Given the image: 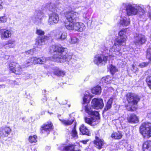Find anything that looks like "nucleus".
I'll return each mask as SVG.
<instances>
[{"mask_svg":"<svg viewBox=\"0 0 151 151\" xmlns=\"http://www.w3.org/2000/svg\"><path fill=\"white\" fill-rule=\"evenodd\" d=\"M11 131V129L8 127L0 129V138L7 137Z\"/></svg>","mask_w":151,"mask_h":151,"instance_id":"nucleus-17","label":"nucleus"},{"mask_svg":"<svg viewBox=\"0 0 151 151\" xmlns=\"http://www.w3.org/2000/svg\"><path fill=\"white\" fill-rule=\"evenodd\" d=\"M80 14L74 11L67 12L65 14V17L68 23H70L71 22H74L75 21L78 20L79 19Z\"/></svg>","mask_w":151,"mask_h":151,"instance_id":"nucleus-9","label":"nucleus"},{"mask_svg":"<svg viewBox=\"0 0 151 151\" xmlns=\"http://www.w3.org/2000/svg\"><path fill=\"white\" fill-rule=\"evenodd\" d=\"M112 101L113 99L112 98H110L109 100L106 105L105 108H104V111H107L111 108Z\"/></svg>","mask_w":151,"mask_h":151,"instance_id":"nucleus-36","label":"nucleus"},{"mask_svg":"<svg viewBox=\"0 0 151 151\" xmlns=\"http://www.w3.org/2000/svg\"><path fill=\"white\" fill-rule=\"evenodd\" d=\"M126 98L128 103L131 106L128 110L133 111L136 110V105L140 99L139 97L134 93H129L126 95Z\"/></svg>","mask_w":151,"mask_h":151,"instance_id":"nucleus-4","label":"nucleus"},{"mask_svg":"<svg viewBox=\"0 0 151 151\" xmlns=\"http://www.w3.org/2000/svg\"><path fill=\"white\" fill-rule=\"evenodd\" d=\"M106 57H107V56H105V57L104 56V60H105V59H106L107 58Z\"/></svg>","mask_w":151,"mask_h":151,"instance_id":"nucleus-58","label":"nucleus"},{"mask_svg":"<svg viewBox=\"0 0 151 151\" xmlns=\"http://www.w3.org/2000/svg\"><path fill=\"white\" fill-rule=\"evenodd\" d=\"M150 8H151L150 6V5H148L146 6V8L144 9L146 10V9H147L150 10Z\"/></svg>","mask_w":151,"mask_h":151,"instance_id":"nucleus-54","label":"nucleus"},{"mask_svg":"<svg viewBox=\"0 0 151 151\" xmlns=\"http://www.w3.org/2000/svg\"><path fill=\"white\" fill-rule=\"evenodd\" d=\"M79 130L81 133L83 135L85 134L88 136L90 135L91 133L89 129L84 124H83L80 126Z\"/></svg>","mask_w":151,"mask_h":151,"instance_id":"nucleus-24","label":"nucleus"},{"mask_svg":"<svg viewBox=\"0 0 151 151\" xmlns=\"http://www.w3.org/2000/svg\"><path fill=\"white\" fill-rule=\"evenodd\" d=\"M34 49H31L26 52L27 55H32L34 53Z\"/></svg>","mask_w":151,"mask_h":151,"instance_id":"nucleus-49","label":"nucleus"},{"mask_svg":"<svg viewBox=\"0 0 151 151\" xmlns=\"http://www.w3.org/2000/svg\"><path fill=\"white\" fill-rule=\"evenodd\" d=\"M103 100L102 99H94L92 101V106L95 109H102L103 106Z\"/></svg>","mask_w":151,"mask_h":151,"instance_id":"nucleus-14","label":"nucleus"},{"mask_svg":"<svg viewBox=\"0 0 151 151\" xmlns=\"http://www.w3.org/2000/svg\"><path fill=\"white\" fill-rule=\"evenodd\" d=\"M10 70L16 74H23V70L21 66L18 63L14 62L10 63L9 65Z\"/></svg>","mask_w":151,"mask_h":151,"instance_id":"nucleus-10","label":"nucleus"},{"mask_svg":"<svg viewBox=\"0 0 151 151\" xmlns=\"http://www.w3.org/2000/svg\"><path fill=\"white\" fill-rule=\"evenodd\" d=\"M119 39L116 40L109 51H113L116 55L120 56L122 54L120 52L121 48L119 46H124L126 44L127 37L125 30L120 31L119 33Z\"/></svg>","mask_w":151,"mask_h":151,"instance_id":"nucleus-2","label":"nucleus"},{"mask_svg":"<svg viewBox=\"0 0 151 151\" xmlns=\"http://www.w3.org/2000/svg\"><path fill=\"white\" fill-rule=\"evenodd\" d=\"M5 87V86L4 85H0V88H4Z\"/></svg>","mask_w":151,"mask_h":151,"instance_id":"nucleus-55","label":"nucleus"},{"mask_svg":"<svg viewBox=\"0 0 151 151\" xmlns=\"http://www.w3.org/2000/svg\"><path fill=\"white\" fill-rule=\"evenodd\" d=\"M101 87L99 86H97L93 88L91 90V91L93 94H98L101 93Z\"/></svg>","mask_w":151,"mask_h":151,"instance_id":"nucleus-32","label":"nucleus"},{"mask_svg":"<svg viewBox=\"0 0 151 151\" xmlns=\"http://www.w3.org/2000/svg\"><path fill=\"white\" fill-rule=\"evenodd\" d=\"M74 146L70 145L68 146L64 147V149L66 151H80L79 150H74Z\"/></svg>","mask_w":151,"mask_h":151,"instance_id":"nucleus-35","label":"nucleus"},{"mask_svg":"<svg viewBox=\"0 0 151 151\" xmlns=\"http://www.w3.org/2000/svg\"><path fill=\"white\" fill-rule=\"evenodd\" d=\"M104 112V110L103 111V113Z\"/></svg>","mask_w":151,"mask_h":151,"instance_id":"nucleus-61","label":"nucleus"},{"mask_svg":"<svg viewBox=\"0 0 151 151\" xmlns=\"http://www.w3.org/2000/svg\"><path fill=\"white\" fill-rule=\"evenodd\" d=\"M56 12L59 13L60 12L61 9L63 7L62 4L60 2H57L55 4Z\"/></svg>","mask_w":151,"mask_h":151,"instance_id":"nucleus-33","label":"nucleus"},{"mask_svg":"<svg viewBox=\"0 0 151 151\" xmlns=\"http://www.w3.org/2000/svg\"><path fill=\"white\" fill-rule=\"evenodd\" d=\"M120 23L121 25L123 26H127L130 24V20L129 18L126 17L124 18H121Z\"/></svg>","mask_w":151,"mask_h":151,"instance_id":"nucleus-27","label":"nucleus"},{"mask_svg":"<svg viewBox=\"0 0 151 151\" xmlns=\"http://www.w3.org/2000/svg\"><path fill=\"white\" fill-rule=\"evenodd\" d=\"M141 133L145 138L151 137V123L147 122L143 123L140 127Z\"/></svg>","mask_w":151,"mask_h":151,"instance_id":"nucleus-6","label":"nucleus"},{"mask_svg":"<svg viewBox=\"0 0 151 151\" xmlns=\"http://www.w3.org/2000/svg\"><path fill=\"white\" fill-rule=\"evenodd\" d=\"M143 149L144 151L151 150V141H147L143 144Z\"/></svg>","mask_w":151,"mask_h":151,"instance_id":"nucleus-26","label":"nucleus"},{"mask_svg":"<svg viewBox=\"0 0 151 151\" xmlns=\"http://www.w3.org/2000/svg\"><path fill=\"white\" fill-rule=\"evenodd\" d=\"M54 74L58 76H63L65 75V72L57 67L53 68Z\"/></svg>","mask_w":151,"mask_h":151,"instance_id":"nucleus-23","label":"nucleus"},{"mask_svg":"<svg viewBox=\"0 0 151 151\" xmlns=\"http://www.w3.org/2000/svg\"><path fill=\"white\" fill-rule=\"evenodd\" d=\"M71 135L72 137L76 138L78 137L77 133L75 127L74 128L72 131Z\"/></svg>","mask_w":151,"mask_h":151,"instance_id":"nucleus-43","label":"nucleus"},{"mask_svg":"<svg viewBox=\"0 0 151 151\" xmlns=\"http://www.w3.org/2000/svg\"><path fill=\"white\" fill-rule=\"evenodd\" d=\"M110 70L111 74L113 75L118 71V70L115 66L111 65L110 67Z\"/></svg>","mask_w":151,"mask_h":151,"instance_id":"nucleus-40","label":"nucleus"},{"mask_svg":"<svg viewBox=\"0 0 151 151\" xmlns=\"http://www.w3.org/2000/svg\"><path fill=\"white\" fill-rule=\"evenodd\" d=\"M52 124L51 122L49 121L44 124L41 128V132L42 133L47 135L52 128Z\"/></svg>","mask_w":151,"mask_h":151,"instance_id":"nucleus-13","label":"nucleus"},{"mask_svg":"<svg viewBox=\"0 0 151 151\" xmlns=\"http://www.w3.org/2000/svg\"><path fill=\"white\" fill-rule=\"evenodd\" d=\"M122 136L121 133L119 132L113 133L111 134L112 137L115 139H120Z\"/></svg>","mask_w":151,"mask_h":151,"instance_id":"nucleus-34","label":"nucleus"},{"mask_svg":"<svg viewBox=\"0 0 151 151\" xmlns=\"http://www.w3.org/2000/svg\"><path fill=\"white\" fill-rule=\"evenodd\" d=\"M93 143L96 147L99 149L101 148L104 145L103 142L96 136L95 137V139Z\"/></svg>","mask_w":151,"mask_h":151,"instance_id":"nucleus-21","label":"nucleus"},{"mask_svg":"<svg viewBox=\"0 0 151 151\" xmlns=\"http://www.w3.org/2000/svg\"><path fill=\"white\" fill-rule=\"evenodd\" d=\"M65 25L66 28L70 31L82 32L86 28L84 24L80 22L65 23Z\"/></svg>","mask_w":151,"mask_h":151,"instance_id":"nucleus-5","label":"nucleus"},{"mask_svg":"<svg viewBox=\"0 0 151 151\" xmlns=\"http://www.w3.org/2000/svg\"><path fill=\"white\" fill-rule=\"evenodd\" d=\"M37 137L36 135H33L29 137V141L31 143L36 142L37 141Z\"/></svg>","mask_w":151,"mask_h":151,"instance_id":"nucleus-39","label":"nucleus"},{"mask_svg":"<svg viewBox=\"0 0 151 151\" xmlns=\"http://www.w3.org/2000/svg\"><path fill=\"white\" fill-rule=\"evenodd\" d=\"M147 83L149 88L151 89V76H147L146 79Z\"/></svg>","mask_w":151,"mask_h":151,"instance_id":"nucleus-41","label":"nucleus"},{"mask_svg":"<svg viewBox=\"0 0 151 151\" xmlns=\"http://www.w3.org/2000/svg\"><path fill=\"white\" fill-rule=\"evenodd\" d=\"M104 60V55L103 54H98L95 55L93 62L95 64L98 66H101L103 64Z\"/></svg>","mask_w":151,"mask_h":151,"instance_id":"nucleus-16","label":"nucleus"},{"mask_svg":"<svg viewBox=\"0 0 151 151\" xmlns=\"http://www.w3.org/2000/svg\"><path fill=\"white\" fill-rule=\"evenodd\" d=\"M34 64H43L45 63L47 61V59L44 57L41 58H37V57H34Z\"/></svg>","mask_w":151,"mask_h":151,"instance_id":"nucleus-25","label":"nucleus"},{"mask_svg":"<svg viewBox=\"0 0 151 151\" xmlns=\"http://www.w3.org/2000/svg\"><path fill=\"white\" fill-rule=\"evenodd\" d=\"M43 16V12L40 10L35 11L34 16L32 17V20L36 24H39L41 23Z\"/></svg>","mask_w":151,"mask_h":151,"instance_id":"nucleus-11","label":"nucleus"},{"mask_svg":"<svg viewBox=\"0 0 151 151\" xmlns=\"http://www.w3.org/2000/svg\"><path fill=\"white\" fill-rule=\"evenodd\" d=\"M104 81H105V83L109 84L111 82V79L109 76H107Z\"/></svg>","mask_w":151,"mask_h":151,"instance_id":"nucleus-47","label":"nucleus"},{"mask_svg":"<svg viewBox=\"0 0 151 151\" xmlns=\"http://www.w3.org/2000/svg\"><path fill=\"white\" fill-rule=\"evenodd\" d=\"M60 120L62 122L63 124L65 125L68 126L69 125L73 123V120L71 119L70 120Z\"/></svg>","mask_w":151,"mask_h":151,"instance_id":"nucleus-37","label":"nucleus"},{"mask_svg":"<svg viewBox=\"0 0 151 151\" xmlns=\"http://www.w3.org/2000/svg\"><path fill=\"white\" fill-rule=\"evenodd\" d=\"M2 1L1 0H0V10H1L3 8V6L2 5Z\"/></svg>","mask_w":151,"mask_h":151,"instance_id":"nucleus-53","label":"nucleus"},{"mask_svg":"<svg viewBox=\"0 0 151 151\" xmlns=\"http://www.w3.org/2000/svg\"><path fill=\"white\" fill-rule=\"evenodd\" d=\"M84 109L86 113L91 116L90 118L86 117L84 118L85 122L91 126L96 124L98 123L96 121L99 119L98 112L92 110L90 106L88 104L85 106Z\"/></svg>","mask_w":151,"mask_h":151,"instance_id":"nucleus-3","label":"nucleus"},{"mask_svg":"<svg viewBox=\"0 0 151 151\" xmlns=\"http://www.w3.org/2000/svg\"><path fill=\"white\" fill-rule=\"evenodd\" d=\"M34 60V58L33 57L27 60L24 63L25 67H27L33 64H34V60Z\"/></svg>","mask_w":151,"mask_h":151,"instance_id":"nucleus-31","label":"nucleus"},{"mask_svg":"<svg viewBox=\"0 0 151 151\" xmlns=\"http://www.w3.org/2000/svg\"><path fill=\"white\" fill-rule=\"evenodd\" d=\"M134 43L136 46H140L145 44L147 41L145 36L142 34L135 33L134 34Z\"/></svg>","mask_w":151,"mask_h":151,"instance_id":"nucleus-8","label":"nucleus"},{"mask_svg":"<svg viewBox=\"0 0 151 151\" xmlns=\"http://www.w3.org/2000/svg\"><path fill=\"white\" fill-rule=\"evenodd\" d=\"M89 141V140L88 139H87L86 140L81 141L80 142L84 144H86Z\"/></svg>","mask_w":151,"mask_h":151,"instance_id":"nucleus-52","label":"nucleus"},{"mask_svg":"<svg viewBox=\"0 0 151 151\" xmlns=\"http://www.w3.org/2000/svg\"><path fill=\"white\" fill-rule=\"evenodd\" d=\"M58 13L54 12L49 15L48 24L50 25H53L58 23L59 20Z\"/></svg>","mask_w":151,"mask_h":151,"instance_id":"nucleus-12","label":"nucleus"},{"mask_svg":"<svg viewBox=\"0 0 151 151\" xmlns=\"http://www.w3.org/2000/svg\"><path fill=\"white\" fill-rule=\"evenodd\" d=\"M150 115H151V113H148L147 114V116L149 117L150 116Z\"/></svg>","mask_w":151,"mask_h":151,"instance_id":"nucleus-56","label":"nucleus"},{"mask_svg":"<svg viewBox=\"0 0 151 151\" xmlns=\"http://www.w3.org/2000/svg\"><path fill=\"white\" fill-rule=\"evenodd\" d=\"M36 33L39 35H42L45 34V32L40 29H37Z\"/></svg>","mask_w":151,"mask_h":151,"instance_id":"nucleus-46","label":"nucleus"},{"mask_svg":"<svg viewBox=\"0 0 151 151\" xmlns=\"http://www.w3.org/2000/svg\"><path fill=\"white\" fill-rule=\"evenodd\" d=\"M127 120L129 123H137L139 122L138 117L134 114H131L127 117Z\"/></svg>","mask_w":151,"mask_h":151,"instance_id":"nucleus-22","label":"nucleus"},{"mask_svg":"<svg viewBox=\"0 0 151 151\" xmlns=\"http://www.w3.org/2000/svg\"><path fill=\"white\" fill-rule=\"evenodd\" d=\"M6 19L5 17H0V23H4L6 22Z\"/></svg>","mask_w":151,"mask_h":151,"instance_id":"nucleus-50","label":"nucleus"},{"mask_svg":"<svg viewBox=\"0 0 151 151\" xmlns=\"http://www.w3.org/2000/svg\"><path fill=\"white\" fill-rule=\"evenodd\" d=\"M149 17H150L151 18V13H150L149 15Z\"/></svg>","mask_w":151,"mask_h":151,"instance_id":"nucleus-57","label":"nucleus"},{"mask_svg":"<svg viewBox=\"0 0 151 151\" xmlns=\"http://www.w3.org/2000/svg\"><path fill=\"white\" fill-rule=\"evenodd\" d=\"M149 64L148 62H143L140 63L139 65V66L141 68H142L147 66Z\"/></svg>","mask_w":151,"mask_h":151,"instance_id":"nucleus-48","label":"nucleus"},{"mask_svg":"<svg viewBox=\"0 0 151 151\" xmlns=\"http://www.w3.org/2000/svg\"><path fill=\"white\" fill-rule=\"evenodd\" d=\"M128 151H133L131 150H128Z\"/></svg>","mask_w":151,"mask_h":151,"instance_id":"nucleus-60","label":"nucleus"},{"mask_svg":"<svg viewBox=\"0 0 151 151\" xmlns=\"http://www.w3.org/2000/svg\"><path fill=\"white\" fill-rule=\"evenodd\" d=\"M50 51L53 52V55L50 57L49 59L55 62L60 63L63 61V60H68L71 59L72 56L69 55L66 57L67 54V48L58 46L52 45L50 47Z\"/></svg>","mask_w":151,"mask_h":151,"instance_id":"nucleus-1","label":"nucleus"},{"mask_svg":"<svg viewBox=\"0 0 151 151\" xmlns=\"http://www.w3.org/2000/svg\"><path fill=\"white\" fill-rule=\"evenodd\" d=\"M138 5L135 4L123 3L122 6L123 9H126L127 15L130 16L137 15Z\"/></svg>","mask_w":151,"mask_h":151,"instance_id":"nucleus-7","label":"nucleus"},{"mask_svg":"<svg viewBox=\"0 0 151 151\" xmlns=\"http://www.w3.org/2000/svg\"><path fill=\"white\" fill-rule=\"evenodd\" d=\"M69 42L71 44L77 43L79 42V40L76 37H72L69 40Z\"/></svg>","mask_w":151,"mask_h":151,"instance_id":"nucleus-38","label":"nucleus"},{"mask_svg":"<svg viewBox=\"0 0 151 151\" xmlns=\"http://www.w3.org/2000/svg\"><path fill=\"white\" fill-rule=\"evenodd\" d=\"M47 8L52 13L56 12L55 4L50 3L47 4Z\"/></svg>","mask_w":151,"mask_h":151,"instance_id":"nucleus-30","label":"nucleus"},{"mask_svg":"<svg viewBox=\"0 0 151 151\" xmlns=\"http://www.w3.org/2000/svg\"><path fill=\"white\" fill-rule=\"evenodd\" d=\"M11 35L12 33L10 31L4 29L1 33V38L2 40H4L6 38H8Z\"/></svg>","mask_w":151,"mask_h":151,"instance_id":"nucleus-20","label":"nucleus"},{"mask_svg":"<svg viewBox=\"0 0 151 151\" xmlns=\"http://www.w3.org/2000/svg\"><path fill=\"white\" fill-rule=\"evenodd\" d=\"M42 103L44 104L45 106H49L47 102V98L45 96H44V97L42 99ZM49 106H50L49 105Z\"/></svg>","mask_w":151,"mask_h":151,"instance_id":"nucleus-44","label":"nucleus"},{"mask_svg":"<svg viewBox=\"0 0 151 151\" xmlns=\"http://www.w3.org/2000/svg\"><path fill=\"white\" fill-rule=\"evenodd\" d=\"M15 41L14 40L11 39L8 41L6 44V47H8L9 48H12L15 47L14 44Z\"/></svg>","mask_w":151,"mask_h":151,"instance_id":"nucleus-29","label":"nucleus"},{"mask_svg":"<svg viewBox=\"0 0 151 151\" xmlns=\"http://www.w3.org/2000/svg\"><path fill=\"white\" fill-rule=\"evenodd\" d=\"M69 55H71V56H72V58L71 59H70V60H65V59L64 60H63V61H62V62H63L64 61V60L65 61H68L69 60L71 61V62H72V61H71L72 60V58H73L74 56L73 55H72L71 54H70L69 55L67 54V53L66 54V57H68V56Z\"/></svg>","mask_w":151,"mask_h":151,"instance_id":"nucleus-51","label":"nucleus"},{"mask_svg":"<svg viewBox=\"0 0 151 151\" xmlns=\"http://www.w3.org/2000/svg\"><path fill=\"white\" fill-rule=\"evenodd\" d=\"M137 15L141 18L145 15L146 10L145 9L143 6L138 5Z\"/></svg>","mask_w":151,"mask_h":151,"instance_id":"nucleus-19","label":"nucleus"},{"mask_svg":"<svg viewBox=\"0 0 151 151\" xmlns=\"http://www.w3.org/2000/svg\"><path fill=\"white\" fill-rule=\"evenodd\" d=\"M83 17L86 19H88V18L87 15L88 13V10L86 9H85L83 10Z\"/></svg>","mask_w":151,"mask_h":151,"instance_id":"nucleus-45","label":"nucleus"},{"mask_svg":"<svg viewBox=\"0 0 151 151\" xmlns=\"http://www.w3.org/2000/svg\"><path fill=\"white\" fill-rule=\"evenodd\" d=\"M49 37L47 36H44L41 37H38L36 39V42L35 45L38 47L39 46L45 45V41L47 40Z\"/></svg>","mask_w":151,"mask_h":151,"instance_id":"nucleus-18","label":"nucleus"},{"mask_svg":"<svg viewBox=\"0 0 151 151\" xmlns=\"http://www.w3.org/2000/svg\"><path fill=\"white\" fill-rule=\"evenodd\" d=\"M132 68H133V69H134V65H132Z\"/></svg>","mask_w":151,"mask_h":151,"instance_id":"nucleus-59","label":"nucleus"},{"mask_svg":"<svg viewBox=\"0 0 151 151\" xmlns=\"http://www.w3.org/2000/svg\"><path fill=\"white\" fill-rule=\"evenodd\" d=\"M55 38L57 40H63L66 38L67 34L66 32L58 29L55 30Z\"/></svg>","mask_w":151,"mask_h":151,"instance_id":"nucleus-15","label":"nucleus"},{"mask_svg":"<svg viewBox=\"0 0 151 151\" xmlns=\"http://www.w3.org/2000/svg\"><path fill=\"white\" fill-rule=\"evenodd\" d=\"M91 98V97L89 95V93L88 91H86L85 92L84 96L83 98V104L87 103L89 102Z\"/></svg>","mask_w":151,"mask_h":151,"instance_id":"nucleus-28","label":"nucleus"},{"mask_svg":"<svg viewBox=\"0 0 151 151\" xmlns=\"http://www.w3.org/2000/svg\"><path fill=\"white\" fill-rule=\"evenodd\" d=\"M147 58L151 60V48H149L147 50Z\"/></svg>","mask_w":151,"mask_h":151,"instance_id":"nucleus-42","label":"nucleus"}]
</instances>
